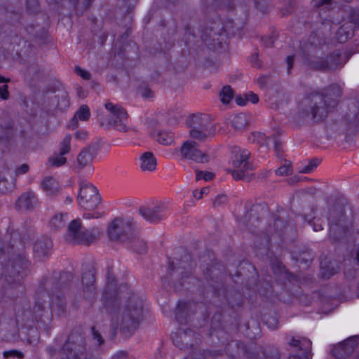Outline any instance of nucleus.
<instances>
[{"label":"nucleus","mask_w":359,"mask_h":359,"mask_svg":"<svg viewBox=\"0 0 359 359\" xmlns=\"http://www.w3.org/2000/svg\"><path fill=\"white\" fill-rule=\"evenodd\" d=\"M41 247V243H35L33 249L35 252H38Z\"/></svg>","instance_id":"obj_45"},{"label":"nucleus","mask_w":359,"mask_h":359,"mask_svg":"<svg viewBox=\"0 0 359 359\" xmlns=\"http://www.w3.org/2000/svg\"><path fill=\"white\" fill-rule=\"evenodd\" d=\"M90 117V108L86 105H81L76 111L74 116L72 118L68 123V128L70 129H75L78 127V121H86Z\"/></svg>","instance_id":"obj_12"},{"label":"nucleus","mask_w":359,"mask_h":359,"mask_svg":"<svg viewBox=\"0 0 359 359\" xmlns=\"http://www.w3.org/2000/svg\"><path fill=\"white\" fill-rule=\"evenodd\" d=\"M291 172V166L290 163L285 162L282 166L276 170L277 175H287Z\"/></svg>","instance_id":"obj_26"},{"label":"nucleus","mask_w":359,"mask_h":359,"mask_svg":"<svg viewBox=\"0 0 359 359\" xmlns=\"http://www.w3.org/2000/svg\"><path fill=\"white\" fill-rule=\"evenodd\" d=\"M187 123L189 126L191 128L190 130L191 137L201 141L205 140L208 135H210L203 126L201 115L193 114L190 116Z\"/></svg>","instance_id":"obj_11"},{"label":"nucleus","mask_w":359,"mask_h":359,"mask_svg":"<svg viewBox=\"0 0 359 359\" xmlns=\"http://www.w3.org/2000/svg\"><path fill=\"white\" fill-rule=\"evenodd\" d=\"M27 8L30 13H36L39 9L38 0H27Z\"/></svg>","instance_id":"obj_27"},{"label":"nucleus","mask_w":359,"mask_h":359,"mask_svg":"<svg viewBox=\"0 0 359 359\" xmlns=\"http://www.w3.org/2000/svg\"><path fill=\"white\" fill-rule=\"evenodd\" d=\"M236 102L241 106L245 105L248 103L247 100L245 99V95L237 97L236 98Z\"/></svg>","instance_id":"obj_40"},{"label":"nucleus","mask_w":359,"mask_h":359,"mask_svg":"<svg viewBox=\"0 0 359 359\" xmlns=\"http://www.w3.org/2000/svg\"><path fill=\"white\" fill-rule=\"evenodd\" d=\"M57 96L60 99L57 102V107L62 110L67 109L69 105L67 93L65 91H60Z\"/></svg>","instance_id":"obj_24"},{"label":"nucleus","mask_w":359,"mask_h":359,"mask_svg":"<svg viewBox=\"0 0 359 359\" xmlns=\"http://www.w3.org/2000/svg\"><path fill=\"white\" fill-rule=\"evenodd\" d=\"M180 154L182 159L196 163H204L210 160L209 156L201 151L197 144L192 140H187L183 142L180 149Z\"/></svg>","instance_id":"obj_5"},{"label":"nucleus","mask_w":359,"mask_h":359,"mask_svg":"<svg viewBox=\"0 0 359 359\" xmlns=\"http://www.w3.org/2000/svg\"><path fill=\"white\" fill-rule=\"evenodd\" d=\"M330 1H331V0H323V2L321 4H329Z\"/></svg>","instance_id":"obj_48"},{"label":"nucleus","mask_w":359,"mask_h":359,"mask_svg":"<svg viewBox=\"0 0 359 359\" xmlns=\"http://www.w3.org/2000/svg\"><path fill=\"white\" fill-rule=\"evenodd\" d=\"M72 136L69 134L66 135L59 143V153L66 155L71 150Z\"/></svg>","instance_id":"obj_19"},{"label":"nucleus","mask_w":359,"mask_h":359,"mask_svg":"<svg viewBox=\"0 0 359 359\" xmlns=\"http://www.w3.org/2000/svg\"><path fill=\"white\" fill-rule=\"evenodd\" d=\"M93 160L92 154L87 149L82 150L77 157V167L80 169L88 167L91 170V162Z\"/></svg>","instance_id":"obj_16"},{"label":"nucleus","mask_w":359,"mask_h":359,"mask_svg":"<svg viewBox=\"0 0 359 359\" xmlns=\"http://www.w3.org/2000/svg\"><path fill=\"white\" fill-rule=\"evenodd\" d=\"M60 185L53 177H46V197H53L60 192Z\"/></svg>","instance_id":"obj_18"},{"label":"nucleus","mask_w":359,"mask_h":359,"mask_svg":"<svg viewBox=\"0 0 359 359\" xmlns=\"http://www.w3.org/2000/svg\"><path fill=\"white\" fill-rule=\"evenodd\" d=\"M133 221L129 217L115 218L109 225L107 233L110 239L121 240L124 243L128 236L132 231Z\"/></svg>","instance_id":"obj_4"},{"label":"nucleus","mask_w":359,"mask_h":359,"mask_svg":"<svg viewBox=\"0 0 359 359\" xmlns=\"http://www.w3.org/2000/svg\"><path fill=\"white\" fill-rule=\"evenodd\" d=\"M11 81L9 78H6L0 75V83H8Z\"/></svg>","instance_id":"obj_46"},{"label":"nucleus","mask_w":359,"mask_h":359,"mask_svg":"<svg viewBox=\"0 0 359 359\" xmlns=\"http://www.w3.org/2000/svg\"><path fill=\"white\" fill-rule=\"evenodd\" d=\"M74 71L79 76L85 80H89L90 79V73L79 66L75 67Z\"/></svg>","instance_id":"obj_29"},{"label":"nucleus","mask_w":359,"mask_h":359,"mask_svg":"<svg viewBox=\"0 0 359 359\" xmlns=\"http://www.w3.org/2000/svg\"><path fill=\"white\" fill-rule=\"evenodd\" d=\"M50 226L54 229H59L64 225L63 216L61 214H57L54 216L50 222Z\"/></svg>","instance_id":"obj_25"},{"label":"nucleus","mask_w":359,"mask_h":359,"mask_svg":"<svg viewBox=\"0 0 359 359\" xmlns=\"http://www.w3.org/2000/svg\"><path fill=\"white\" fill-rule=\"evenodd\" d=\"M100 233L101 230L97 227L90 230L85 229L81 225V220L77 219L72 221L69 224L67 239L70 241L89 245L95 241Z\"/></svg>","instance_id":"obj_2"},{"label":"nucleus","mask_w":359,"mask_h":359,"mask_svg":"<svg viewBox=\"0 0 359 359\" xmlns=\"http://www.w3.org/2000/svg\"><path fill=\"white\" fill-rule=\"evenodd\" d=\"M76 94L79 97L83 99L87 97V91L80 86L76 88Z\"/></svg>","instance_id":"obj_38"},{"label":"nucleus","mask_w":359,"mask_h":359,"mask_svg":"<svg viewBox=\"0 0 359 359\" xmlns=\"http://www.w3.org/2000/svg\"><path fill=\"white\" fill-rule=\"evenodd\" d=\"M143 317V307L136 299L131 300L123 309L122 319L128 327H136Z\"/></svg>","instance_id":"obj_6"},{"label":"nucleus","mask_w":359,"mask_h":359,"mask_svg":"<svg viewBox=\"0 0 359 359\" xmlns=\"http://www.w3.org/2000/svg\"><path fill=\"white\" fill-rule=\"evenodd\" d=\"M128 248H131L137 253H143L146 251V243L137 236H133L124 241Z\"/></svg>","instance_id":"obj_15"},{"label":"nucleus","mask_w":359,"mask_h":359,"mask_svg":"<svg viewBox=\"0 0 359 359\" xmlns=\"http://www.w3.org/2000/svg\"><path fill=\"white\" fill-rule=\"evenodd\" d=\"M174 140V135L170 132L161 131L158 133L156 140L162 144H170Z\"/></svg>","instance_id":"obj_21"},{"label":"nucleus","mask_w":359,"mask_h":359,"mask_svg":"<svg viewBox=\"0 0 359 359\" xmlns=\"http://www.w3.org/2000/svg\"><path fill=\"white\" fill-rule=\"evenodd\" d=\"M82 282L86 285H92L94 282L93 274L91 272L85 274L82 278Z\"/></svg>","instance_id":"obj_31"},{"label":"nucleus","mask_w":359,"mask_h":359,"mask_svg":"<svg viewBox=\"0 0 359 359\" xmlns=\"http://www.w3.org/2000/svg\"><path fill=\"white\" fill-rule=\"evenodd\" d=\"M322 229L323 228L321 226H320L319 229H318V227H316V228L314 229V231H318V230H320Z\"/></svg>","instance_id":"obj_51"},{"label":"nucleus","mask_w":359,"mask_h":359,"mask_svg":"<svg viewBox=\"0 0 359 359\" xmlns=\"http://www.w3.org/2000/svg\"><path fill=\"white\" fill-rule=\"evenodd\" d=\"M333 354L338 358H346L349 356H359V336L349 338L338 344L333 350Z\"/></svg>","instance_id":"obj_9"},{"label":"nucleus","mask_w":359,"mask_h":359,"mask_svg":"<svg viewBox=\"0 0 359 359\" xmlns=\"http://www.w3.org/2000/svg\"><path fill=\"white\" fill-rule=\"evenodd\" d=\"M93 336L95 339H97L99 345H101L103 343L102 337L97 332L94 331Z\"/></svg>","instance_id":"obj_43"},{"label":"nucleus","mask_w":359,"mask_h":359,"mask_svg":"<svg viewBox=\"0 0 359 359\" xmlns=\"http://www.w3.org/2000/svg\"><path fill=\"white\" fill-rule=\"evenodd\" d=\"M322 229L323 228L321 226H320L319 229H318V227H316V228L314 229V231H318V230H320Z\"/></svg>","instance_id":"obj_52"},{"label":"nucleus","mask_w":359,"mask_h":359,"mask_svg":"<svg viewBox=\"0 0 359 359\" xmlns=\"http://www.w3.org/2000/svg\"><path fill=\"white\" fill-rule=\"evenodd\" d=\"M83 217L85 219L98 218L100 217V215L98 212H95L93 214L86 212L83 215Z\"/></svg>","instance_id":"obj_41"},{"label":"nucleus","mask_w":359,"mask_h":359,"mask_svg":"<svg viewBox=\"0 0 359 359\" xmlns=\"http://www.w3.org/2000/svg\"><path fill=\"white\" fill-rule=\"evenodd\" d=\"M219 200H222V201H224L225 200V197L222 196H218V198L214 202V204L215 205H219L220 203V202L219 201Z\"/></svg>","instance_id":"obj_47"},{"label":"nucleus","mask_w":359,"mask_h":359,"mask_svg":"<svg viewBox=\"0 0 359 359\" xmlns=\"http://www.w3.org/2000/svg\"><path fill=\"white\" fill-rule=\"evenodd\" d=\"M348 13H349V16L348 17V18L351 21H354L355 20L356 11L353 10V9L349 8L348 9Z\"/></svg>","instance_id":"obj_42"},{"label":"nucleus","mask_w":359,"mask_h":359,"mask_svg":"<svg viewBox=\"0 0 359 359\" xmlns=\"http://www.w3.org/2000/svg\"><path fill=\"white\" fill-rule=\"evenodd\" d=\"M214 177V175L210 172L198 171L196 172V180H204L205 181H210Z\"/></svg>","instance_id":"obj_28"},{"label":"nucleus","mask_w":359,"mask_h":359,"mask_svg":"<svg viewBox=\"0 0 359 359\" xmlns=\"http://www.w3.org/2000/svg\"><path fill=\"white\" fill-rule=\"evenodd\" d=\"M88 133L86 131L79 130L75 134V137L79 140H83L87 137Z\"/></svg>","instance_id":"obj_39"},{"label":"nucleus","mask_w":359,"mask_h":359,"mask_svg":"<svg viewBox=\"0 0 359 359\" xmlns=\"http://www.w3.org/2000/svg\"><path fill=\"white\" fill-rule=\"evenodd\" d=\"M77 202L83 210H93L95 209L100 202V197L97 188L90 182H81L79 183Z\"/></svg>","instance_id":"obj_3"},{"label":"nucleus","mask_w":359,"mask_h":359,"mask_svg":"<svg viewBox=\"0 0 359 359\" xmlns=\"http://www.w3.org/2000/svg\"><path fill=\"white\" fill-rule=\"evenodd\" d=\"M250 153L247 150L235 149L232 157L233 169L231 174L234 180H239L245 177L249 168L248 158Z\"/></svg>","instance_id":"obj_7"},{"label":"nucleus","mask_w":359,"mask_h":359,"mask_svg":"<svg viewBox=\"0 0 359 359\" xmlns=\"http://www.w3.org/2000/svg\"><path fill=\"white\" fill-rule=\"evenodd\" d=\"M156 158L151 152H144L140 156V167L144 172H152L156 168Z\"/></svg>","instance_id":"obj_13"},{"label":"nucleus","mask_w":359,"mask_h":359,"mask_svg":"<svg viewBox=\"0 0 359 359\" xmlns=\"http://www.w3.org/2000/svg\"><path fill=\"white\" fill-rule=\"evenodd\" d=\"M107 114H97L98 121L102 126H113L120 131H128V114L125 109L118 104L107 101L104 104Z\"/></svg>","instance_id":"obj_1"},{"label":"nucleus","mask_w":359,"mask_h":359,"mask_svg":"<svg viewBox=\"0 0 359 359\" xmlns=\"http://www.w3.org/2000/svg\"><path fill=\"white\" fill-rule=\"evenodd\" d=\"M287 62L288 65V68L290 69L292 66L293 62V57L292 56H288L287 58Z\"/></svg>","instance_id":"obj_44"},{"label":"nucleus","mask_w":359,"mask_h":359,"mask_svg":"<svg viewBox=\"0 0 359 359\" xmlns=\"http://www.w3.org/2000/svg\"><path fill=\"white\" fill-rule=\"evenodd\" d=\"M149 94H151V92H150V91H149ZM147 96H148V97H150V95H148Z\"/></svg>","instance_id":"obj_53"},{"label":"nucleus","mask_w":359,"mask_h":359,"mask_svg":"<svg viewBox=\"0 0 359 359\" xmlns=\"http://www.w3.org/2000/svg\"><path fill=\"white\" fill-rule=\"evenodd\" d=\"M29 167L27 164L24 163L16 168L15 174L16 175H23L28 172Z\"/></svg>","instance_id":"obj_37"},{"label":"nucleus","mask_w":359,"mask_h":359,"mask_svg":"<svg viewBox=\"0 0 359 359\" xmlns=\"http://www.w3.org/2000/svg\"><path fill=\"white\" fill-rule=\"evenodd\" d=\"M52 83L50 82L48 83V91L50 93H55L57 90H60V83L57 80H53L51 81Z\"/></svg>","instance_id":"obj_30"},{"label":"nucleus","mask_w":359,"mask_h":359,"mask_svg":"<svg viewBox=\"0 0 359 359\" xmlns=\"http://www.w3.org/2000/svg\"><path fill=\"white\" fill-rule=\"evenodd\" d=\"M65 155L60 153H54L48 160V168H60L67 163V158Z\"/></svg>","instance_id":"obj_17"},{"label":"nucleus","mask_w":359,"mask_h":359,"mask_svg":"<svg viewBox=\"0 0 359 359\" xmlns=\"http://www.w3.org/2000/svg\"><path fill=\"white\" fill-rule=\"evenodd\" d=\"M323 98L320 95L315 94L303 99L300 104V109L307 115L311 114L313 118H322L326 109L318 104L323 102Z\"/></svg>","instance_id":"obj_8"},{"label":"nucleus","mask_w":359,"mask_h":359,"mask_svg":"<svg viewBox=\"0 0 359 359\" xmlns=\"http://www.w3.org/2000/svg\"><path fill=\"white\" fill-rule=\"evenodd\" d=\"M209 191L208 187H203L200 191L195 190L193 191V196L196 199H200L204 194H207Z\"/></svg>","instance_id":"obj_36"},{"label":"nucleus","mask_w":359,"mask_h":359,"mask_svg":"<svg viewBox=\"0 0 359 359\" xmlns=\"http://www.w3.org/2000/svg\"><path fill=\"white\" fill-rule=\"evenodd\" d=\"M41 187L45 189V180L41 181Z\"/></svg>","instance_id":"obj_49"},{"label":"nucleus","mask_w":359,"mask_h":359,"mask_svg":"<svg viewBox=\"0 0 359 359\" xmlns=\"http://www.w3.org/2000/svg\"><path fill=\"white\" fill-rule=\"evenodd\" d=\"M245 99L247 100L248 102H250L252 104L257 103L259 101L258 96L252 92L245 94Z\"/></svg>","instance_id":"obj_32"},{"label":"nucleus","mask_w":359,"mask_h":359,"mask_svg":"<svg viewBox=\"0 0 359 359\" xmlns=\"http://www.w3.org/2000/svg\"><path fill=\"white\" fill-rule=\"evenodd\" d=\"M168 211V206L161 202L154 206L143 207L140 209V215L150 222H157L165 216Z\"/></svg>","instance_id":"obj_10"},{"label":"nucleus","mask_w":359,"mask_h":359,"mask_svg":"<svg viewBox=\"0 0 359 359\" xmlns=\"http://www.w3.org/2000/svg\"><path fill=\"white\" fill-rule=\"evenodd\" d=\"M219 97L220 100L223 104H229L233 97V91L232 88L229 86H224L219 93Z\"/></svg>","instance_id":"obj_20"},{"label":"nucleus","mask_w":359,"mask_h":359,"mask_svg":"<svg viewBox=\"0 0 359 359\" xmlns=\"http://www.w3.org/2000/svg\"><path fill=\"white\" fill-rule=\"evenodd\" d=\"M250 140L252 142H256L257 143L264 146L268 145L269 140L266 137V135L261 132H255L252 133L251 136L250 137Z\"/></svg>","instance_id":"obj_22"},{"label":"nucleus","mask_w":359,"mask_h":359,"mask_svg":"<svg viewBox=\"0 0 359 359\" xmlns=\"http://www.w3.org/2000/svg\"><path fill=\"white\" fill-rule=\"evenodd\" d=\"M36 341H37V339H34L33 341H32V340H30L29 342L30 344H34V342H36Z\"/></svg>","instance_id":"obj_50"},{"label":"nucleus","mask_w":359,"mask_h":359,"mask_svg":"<svg viewBox=\"0 0 359 359\" xmlns=\"http://www.w3.org/2000/svg\"><path fill=\"white\" fill-rule=\"evenodd\" d=\"M246 124V118L243 114H238L233 117L232 120V126L236 130L242 129Z\"/></svg>","instance_id":"obj_23"},{"label":"nucleus","mask_w":359,"mask_h":359,"mask_svg":"<svg viewBox=\"0 0 359 359\" xmlns=\"http://www.w3.org/2000/svg\"><path fill=\"white\" fill-rule=\"evenodd\" d=\"M4 356L5 358H8L10 356L18 357L19 358H22L23 357V354L21 352H19L16 350H12L4 352Z\"/></svg>","instance_id":"obj_35"},{"label":"nucleus","mask_w":359,"mask_h":359,"mask_svg":"<svg viewBox=\"0 0 359 359\" xmlns=\"http://www.w3.org/2000/svg\"><path fill=\"white\" fill-rule=\"evenodd\" d=\"M318 165L317 161H313L309 163V164L305 166L302 170V172L309 173L313 171Z\"/></svg>","instance_id":"obj_34"},{"label":"nucleus","mask_w":359,"mask_h":359,"mask_svg":"<svg viewBox=\"0 0 359 359\" xmlns=\"http://www.w3.org/2000/svg\"><path fill=\"white\" fill-rule=\"evenodd\" d=\"M36 203V199L34 194L27 192L22 194L16 202V207L19 210H30Z\"/></svg>","instance_id":"obj_14"},{"label":"nucleus","mask_w":359,"mask_h":359,"mask_svg":"<svg viewBox=\"0 0 359 359\" xmlns=\"http://www.w3.org/2000/svg\"><path fill=\"white\" fill-rule=\"evenodd\" d=\"M8 86L6 84L0 86V97L2 100H6L9 97V93L8 90Z\"/></svg>","instance_id":"obj_33"}]
</instances>
